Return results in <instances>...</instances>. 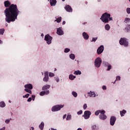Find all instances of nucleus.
<instances>
[{
  "instance_id": "26",
  "label": "nucleus",
  "mask_w": 130,
  "mask_h": 130,
  "mask_svg": "<svg viewBox=\"0 0 130 130\" xmlns=\"http://www.w3.org/2000/svg\"><path fill=\"white\" fill-rule=\"evenodd\" d=\"M5 106H6V104L4 102H0V107L4 108V107H5Z\"/></svg>"
},
{
  "instance_id": "37",
  "label": "nucleus",
  "mask_w": 130,
  "mask_h": 130,
  "mask_svg": "<svg viewBox=\"0 0 130 130\" xmlns=\"http://www.w3.org/2000/svg\"><path fill=\"white\" fill-rule=\"evenodd\" d=\"M107 67H108L107 71H109L110 70H111L112 66L110 64H109L108 66H107Z\"/></svg>"
},
{
  "instance_id": "50",
  "label": "nucleus",
  "mask_w": 130,
  "mask_h": 130,
  "mask_svg": "<svg viewBox=\"0 0 130 130\" xmlns=\"http://www.w3.org/2000/svg\"><path fill=\"white\" fill-rule=\"evenodd\" d=\"M5 129H6V127H3V128L0 129V130H5Z\"/></svg>"
},
{
  "instance_id": "20",
  "label": "nucleus",
  "mask_w": 130,
  "mask_h": 130,
  "mask_svg": "<svg viewBox=\"0 0 130 130\" xmlns=\"http://www.w3.org/2000/svg\"><path fill=\"white\" fill-rule=\"evenodd\" d=\"M88 96L89 97H96V94H95V92H91L88 93Z\"/></svg>"
},
{
  "instance_id": "38",
  "label": "nucleus",
  "mask_w": 130,
  "mask_h": 130,
  "mask_svg": "<svg viewBox=\"0 0 130 130\" xmlns=\"http://www.w3.org/2000/svg\"><path fill=\"white\" fill-rule=\"evenodd\" d=\"M116 81H120V76H117L116 78V80L115 82H116Z\"/></svg>"
},
{
  "instance_id": "58",
  "label": "nucleus",
  "mask_w": 130,
  "mask_h": 130,
  "mask_svg": "<svg viewBox=\"0 0 130 130\" xmlns=\"http://www.w3.org/2000/svg\"><path fill=\"white\" fill-rule=\"evenodd\" d=\"M41 36H43V34H42V35H41Z\"/></svg>"
},
{
  "instance_id": "62",
  "label": "nucleus",
  "mask_w": 130,
  "mask_h": 130,
  "mask_svg": "<svg viewBox=\"0 0 130 130\" xmlns=\"http://www.w3.org/2000/svg\"><path fill=\"white\" fill-rule=\"evenodd\" d=\"M9 102L11 103V101H9Z\"/></svg>"
},
{
  "instance_id": "10",
  "label": "nucleus",
  "mask_w": 130,
  "mask_h": 130,
  "mask_svg": "<svg viewBox=\"0 0 130 130\" xmlns=\"http://www.w3.org/2000/svg\"><path fill=\"white\" fill-rule=\"evenodd\" d=\"M115 121H116V117L115 116H111L110 118V123L111 125H114L115 123Z\"/></svg>"
},
{
  "instance_id": "1",
  "label": "nucleus",
  "mask_w": 130,
  "mask_h": 130,
  "mask_svg": "<svg viewBox=\"0 0 130 130\" xmlns=\"http://www.w3.org/2000/svg\"><path fill=\"white\" fill-rule=\"evenodd\" d=\"M4 5L5 8H6L4 11L6 16V22H7V23L15 22L18 19V16L20 13L19 9H18L17 5H11V2L7 1L4 2Z\"/></svg>"
},
{
  "instance_id": "2",
  "label": "nucleus",
  "mask_w": 130,
  "mask_h": 130,
  "mask_svg": "<svg viewBox=\"0 0 130 130\" xmlns=\"http://www.w3.org/2000/svg\"><path fill=\"white\" fill-rule=\"evenodd\" d=\"M110 14L106 12L102 14L100 19L103 23H108L109 21H112V17H110Z\"/></svg>"
},
{
  "instance_id": "32",
  "label": "nucleus",
  "mask_w": 130,
  "mask_h": 130,
  "mask_svg": "<svg viewBox=\"0 0 130 130\" xmlns=\"http://www.w3.org/2000/svg\"><path fill=\"white\" fill-rule=\"evenodd\" d=\"M70 50H71L69 48H66L64 50V52H65V53H68V52H70Z\"/></svg>"
},
{
  "instance_id": "56",
  "label": "nucleus",
  "mask_w": 130,
  "mask_h": 130,
  "mask_svg": "<svg viewBox=\"0 0 130 130\" xmlns=\"http://www.w3.org/2000/svg\"><path fill=\"white\" fill-rule=\"evenodd\" d=\"M31 129H32V130H34V127H31Z\"/></svg>"
},
{
  "instance_id": "40",
  "label": "nucleus",
  "mask_w": 130,
  "mask_h": 130,
  "mask_svg": "<svg viewBox=\"0 0 130 130\" xmlns=\"http://www.w3.org/2000/svg\"><path fill=\"white\" fill-rule=\"evenodd\" d=\"M49 77H54V74L52 73H50L49 74Z\"/></svg>"
},
{
  "instance_id": "45",
  "label": "nucleus",
  "mask_w": 130,
  "mask_h": 130,
  "mask_svg": "<svg viewBox=\"0 0 130 130\" xmlns=\"http://www.w3.org/2000/svg\"><path fill=\"white\" fill-rule=\"evenodd\" d=\"M31 101H32V98H29L27 99V102H31Z\"/></svg>"
},
{
  "instance_id": "4",
  "label": "nucleus",
  "mask_w": 130,
  "mask_h": 130,
  "mask_svg": "<svg viewBox=\"0 0 130 130\" xmlns=\"http://www.w3.org/2000/svg\"><path fill=\"white\" fill-rule=\"evenodd\" d=\"M24 91L27 93H29V94H32V89H33V86L31 84H27L24 85Z\"/></svg>"
},
{
  "instance_id": "14",
  "label": "nucleus",
  "mask_w": 130,
  "mask_h": 130,
  "mask_svg": "<svg viewBox=\"0 0 130 130\" xmlns=\"http://www.w3.org/2000/svg\"><path fill=\"white\" fill-rule=\"evenodd\" d=\"M49 94V90L43 91L40 93L41 96H44V95H48Z\"/></svg>"
},
{
  "instance_id": "48",
  "label": "nucleus",
  "mask_w": 130,
  "mask_h": 130,
  "mask_svg": "<svg viewBox=\"0 0 130 130\" xmlns=\"http://www.w3.org/2000/svg\"><path fill=\"white\" fill-rule=\"evenodd\" d=\"M5 122L6 123H9V122H10V120L9 119L6 120Z\"/></svg>"
},
{
  "instance_id": "3",
  "label": "nucleus",
  "mask_w": 130,
  "mask_h": 130,
  "mask_svg": "<svg viewBox=\"0 0 130 130\" xmlns=\"http://www.w3.org/2000/svg\"><path fill=\"white\" fill-rule=\"evenodd\" d=\"M119 43L120 45L124 46V47H128L129 45L128 40L126 38H121Z\"/></svg>"
},
{
  "instance_id": "59",
  "label": "nucleus",
  "mask_w": 130,
  "mask_h": 130,
  "mask_svg": "<svg viewBox=\"0 0 130 130\" xmlns=\"http://www.w3.org/2000/svg\"><path fill=\"white\" fill-rule=\"evenodd\" d=\"M10 120H12V118H10Z\"/></svg>"
},
{
  "instance_id": "33",
  "label": "nucleus",
  "mask_w": 130,
  "mask_h": 130,
  "mask_svg": "<svg viewBox=\"0 0 130 130\" xmlns=\"http://www.w3.org/2000/svg\"><path fill=\"white\" fill-rule=\"evenodd\" d=\"M71 118H72V115H68L67 118H66L67 120H70Z\"/></svg>"
},
{
  "instance_id": "36",
  "label": "nucleus",
  "mask_w": 130,
  "mask_h": 130,
  "mask_svg": "<svg viewBox=\"0 0 130 130\" xmlns=\"http://www.w3.org/2000/svg\"><path fill=\"white\" fill-rule=\"evenodd\" d=\"M97 39H98V38H93L92 40L91 41V42H95L96 41V40H97Z\"/></svg>"
},
{
  "instance_id": "31",
  "label": "nucleus",
  "mask_w": 130,
  "mask_h": 130,
  "mask_svg": "<svg viewBox=\"0 0 130 130\" xmlns=\"http://www.w3.org/2000/svg\"><path fill=\"white\" fill-rule=\"evenodd\" d=\"M70 58H71V59H75V58L76 57V56H75V54H71L70 55Z\"/></svg>"
},
{
  "instance_id": "9",
  "label": "nucleus",
  "mask_w": 130,
  "mask_h": 130,
  "mask_svg": "<svg viewBox=\"0 0 130 130\" xmlns=\"http://www.w3.org/2000/svg\"><path fill=\"white\" fill-rule=\"evenodd\" d=\"M91 115V112L89 111H85L84 112V115L82 116H84L85 119H89L90 118V116Z\"/></svg>"
},
{
  "instance_id": "16",
  "label": "nucleus",
  "mask_w": 130,
  "mask_h": 130,
  "mask_svg": "<svg viewBox=\"0 0 130 130\" xmlns=\"http://www.w3.org/2000/svg\"><path fill=\"white\" fill-rule=\"evenodd\" d=\"M82 36L83 38L85 39V40H88V39H89V35H88L85 32H83Z\"/></svg>"
},
{
  "instance_id": "30",
  "label": "nucleus",
  "mask_w": 130,
  "mask_h": 130,
  "mask_svg": "<svg viewBox=\"0 0 130 130\" xmlns=\"http://www.w3.org/2000/svg\"><path fill=\"white\" fill-rule=\"evenodd\" d=\"M101 111H102V110L96 111L94 113L95 115H96V116L99 115V113H100V114H101Z\"/></svg>"
},
{
  "instance_id": "22",
  "label": "nucleus",
  "mask_w": 130,
  "mask_h": 130,
  "mask_svg": "<svg viewBox=\"0 0 130 130\" xmlns=\"http://www.w3.org/2000/svg\"><path fill=\"white\" fill-rule=\"evenodd\" d=\"M39 128H40V129L43 130L44 127V123L43 122H42L39 125Z\"/></svg>"
},
{
  "instance_id": "17",
  "label": "nucleus",
  "mask_w": 130,
  "mask_h": 130,
  "mask_svg": "<svg viewBox=\"0 0 130 130\" xmlns=\"http://www.w3.org/2000/svg\"><path fill=\"white\" fill-rule=\"evenodd\" d=\"M49 88H50V85H49L48 84H46L42 87V90L44 91L45 90H48V89H49Z\"/></svg>"
},
{
  "instance_id": "35",
  "label": "nucleus",
  "mask_w": 130,
  "mask_h": 130,
  "mask_svg": "<svg viewBox=\"0 0 130 130\" xmlns=\"http://www.w3.org/2000/svg\"><path fill=\"white\" fill-rule=\"evenodd\" d=\"M30 96L29 93H27L26 94L23 95V98H28Z\"/></svg>"
},
{
  "instance_id": "46",
  "label": "nucleus",
  "mask_w": 130,
  "mask_h": 130,
  "mask_svg": "<svg viewBox=\"0 0 130 130\" xmlns=\"http://www.w3.org/2000/svg\"><path fill=\"white\" fill-rule=\"evenodd\" d=\"M102 89L103 90H106V89H107L106 86H105V85L103 86Z\"/></svg>"
},
{
  "instance_id": "41",
  "label": "nucleus",
  "mask_w": 130,
  "mask_h": 130,
  "mask_svg": "<svg viewBox=\"0 0 130 130\" xmlns=\"http://www.w3.org/2000/svg\"><path fill=\"white\" fill-rule=\"evenodd\" d=\"M91 128L93 130H96V125H93L91 126Z\"/></svg>"
},
{
  "instance_id": "42",
  "label": "nucleus",
  "mask_w": 130,
  "mask_h": 130,
  "mask_svg": "<svg viewBox=\"0 0 130 130\" xmlns=\"http://www.w3.org/2000/svg\"><path fill=\"white\" fill-rule=\"evenodd\" d=\"M104 64L105 66V67H108L110 64L107 62H104Z\"/></svg>"
},
{
  "instance_id": "61",
  "label": "nucleus",
  "mask_w": 130,
  "mask_h": 130,
  "mask_svg": "<svg viewBox=\"0 0 130 130\" xmlns=\"http://www.w3.org/2000/svg\"><path fill=\"white\" fill-rule=\"evenodd\" d=\"M6 26H8V24L6 25Z\"/></svg>"
},
{
  "instance_id": "39",
  "label": "nucleus",
  "mask_w": 130,
  "mask_h": 130,
  "mask_svg": "<svg viewBox=\"0 0 130 130\" xmlns=\"http://www.w3.org/2000/svg\"><path fill=\"white\" fill-rule=\"evenodd\" d=\"M82 113H83V111H82V110H80L79 111H78L77 112V114L78 115H81V114H82Z\"/></svg>"
},
{
  "instance_id": "44",
  "label": "nucleus",
  "mask_w": 130,
  "mask_h": 130,
  "mask_svg": "<svg viewBox=\"0 0 130 130\" xmlns=\"http://www.w3.org/2000/svg\"><path fill=\"white\" fill-rule=\"evenodd\" d=\"M126 12L127 14H130V8H128L126 9Z\"/></svg>"
},
{
  "instance_id": "49",
  "label": "nucleus",
  "mask_w": 130,
  "mask_h": 130,
  "mask_svg": "<svg viewBox=\"0 0 130 130\" xmlns=\"http://www.w3.org/2000/svg\"><path fill=\"white\" fill-rule=\"evenodd\" d=\"M66 117H67V115L65 114L63 116V119H64V118H66Z\"/></svg>"
},
{
  "instance_id": "23",
  "label": "nucleus",
  "mask_w": 130,
  "mask_h": 130,
  "mask_svg": "<svg viewBox=\"0 0 130 130\" xmlns=\"http://www.w3.org/2000/svg\"><path fill=\"white\" fill-rule=\"evenodd\" d=\"M69 79L73 81V80H75V79H76V76H74L73 74H70L69 75Z\"/></svg>"
},
{
  "instance_id": "24",
  "label": "nucleus",
  "mask_w": 130,
  "mask_h": 130,
  "mask_svg": "<svg viewBox=\"0 0 130 130\" xmlns=\"http://www.w3.org/2000/svg\"><path fill=\"white\" fill-rule=\"evenodd\" d=\"M105 29L107 30V31H109V30H110V25L108 24H106L105 26Z\"/></svg>"
},
{
  "instance_id": "52",
  "label": "nucleus",
  "mask_w": 130,
  "mask_h": 130,
  "mask_svg": "<svg viewBox=\"0 0 130 130\" xmlns=\"http://www.w3.org/2000/svg\"><path fill=\"white\" fill-rule=\"evenodd\" d=\"M56 82H57V83H58V82H59V79H56Z\"/></svg>"
},
{
  "instance_id": "7",
  "label": "nucleus",
  "mask_w": 130,
  "mask_h": 130,
  "mask_svg": "<svg viewBox=\"0 0 130 130\" xmlns=\"http://www.w3.org/2000/svg\"><path fill=\"white\" fill-rule=\"evenodd\" d=\"M102 62V60H101V58L98 57L94 61V64L96 68H100Z\"/></svg>"
},
{
  "instance_id": "19",
  "label": "nucleus",
  "mask_w": 130,
  "mask_h": 130,
  "mask_svg": "<svg viewBox=\"0 0 130 130\" xmlns=\"http://www.w3.org/2000/svg\"><path fill=\"white\" fill-rule=\"evenodd\" d=\"M130 31V25L127 24L124 29V31L126 32H129Z\"/></svg>"
},
{
  "instance_id": "34",
  "label": "nucleus",
  "mask_w": 130,
  "mask_h": 130,
  "mask_svg": "<svg viewBox=\"0 0 130 130\" xmlns=\"http://www.w3.org/2000/svg\"><path fill=\"white\" fill-rule=\"evenodd\" d=\"M72 95L74 96V97H77V96H78V93L75 91H73Z\"/></svg>"
},
{
  "instance_id": "6",
  "label": "nucleus",
  "mask_w": 130,
  "mask_h": 130,
  "mask_svg": "<svg viewBox=\"0 0 130 130\" xmlns=\"http://www.w3.org/2000/svg\"><path fill=\"white\" fill-rule=\"evenodd\" d=\"M105 111L104 110H102L101 112V114L99 115L100 119L101 120H105L107 118V116L105 115Z\"/></svg>"
},
{
  "instance_id": "28",
  "label": "nucleus",
  "mask_w": 130,
  "mask_h": 130,
  "mask_svg": "<svg viewBox=\"0 0 130 130\" xmlns=\"http://www.w3.org/2000/svg\"><path fill=\"white\" fill-rule=\"evenodd\" d=\"M4 33H5V28L0 29V35H4Z\"/></svg>"
},
{
  "instance_id": "12",
  "label": "nucleus",
  "mask_w": 130,
  "mask_h": 130,
  "mask_svg": "<svg viewBox=\"0 0 130 130\" xmlns=\"http://www.w3.org/2000/svg\"><path fill=\"white\" fill-rule=\"evenodd\" d=\"M49 77H48V72H45V77L43 78L44 82H48Z\"/></svg>"
},
{
  "instance_id": "13",
  "label": "nucleus",
  "mask_w": 130,
  "mask_h": 130,
  "mask_svg": "<svg viewBox=\"0 0 130 130\" xmlns=\"http://www.w3.org/2000/svg\"><path fill=\"white\" fill-rule=\"evenodd\" d=\"M65 10L67 12H73V9L70 5H67L64 7Z\"/></svg>"
},
{
  "instance_id": "54",
  "label": "nucleus",
  "mask_w": 130,
  "mask_h": 130,
  "mask_svg": "<svg viewBox=\"0 0 130 130\" xmlns=\"http://www.w3.org/2000/svg\"><path fill=\"white\" fill-rule=\"evenodd\" d=\"M51 130H56V129H54L53 128H51Z\"/></svg>"
},
{
  "instance_id": "51",
  "label": "nucleus",
  "mask_w": 130,
  "mask_h": 130,
  "mask_svg": "<svg viewBox=\"0 0 130 130\" xmlns=\"http://www.w3.org/2000/svg\"><path fill=\"white\" fill-rule=\"evenodd\" d=\"M64 24H66V21H63L62 22V25H64Z\"/></svg>"
},
{
  "instance_id": "18",
  "label": "nucleus",
  "mask_w": 130,
  "mask_h": 130,
  "mask_svg": "<svg viewBox=\"0 0 130 130\" xmlns=\"http://www.w3.org/2000/svg\"><path fill=\"white\" fill-rule=\"evenodd\" d=\"M50 3L51 6H55L56 5V0H50Z\"/></svg>"
},
{
  "instance_id": "43",
  "label": "nucleus",
  "mask_w": 130,
  "mask_h": 130,
  "mask_svg": "<svg viewBox=\"0 0 130 130\" xmlns=\"http://www.w3.org/2000/svg\"><path fill=\"white\" fill-rule=\"evenodd\" d=\"M87 107V104H85L83 105V109H84V110H86Z\"/></svg>"
},
{
  "instance_id": "53",
  "label": "nucleus",
  "mask_w": 130,
  "mask_h": 130,
  "mask_svg": "<svg viewBox=\"0 0 130 130\" xmlns=\"http://www.w3.org/2000/svg\"><path fill=\"white\" fill-rule=\"evenodd\" d=\"M3 44V41H2V40H0V44Z\"/></svg>"
},
{
  "instance_id": "27",
  "label": "nucleus",
  "mask_w": 130,
  "mask_h": 130,
  "mask_svg": "<svg viewBox=\"0 0 130 130\" xmlns=\"http://www.w3.org/2000/svg\"><path fill=\"white\" fill-rule=\"evenodd\" d=\"M55 22H57V23H60L61 22V17L57 18L55 20Z\"/></svg>"
},
{
  "instance_id": "11",
  "label": "nucleus",
  "mask_w": 130,
  "mask_h": 130,
  "mask_svg": "<svg viewBox=\"0 0 130 130\" xmlns=\"http://www.w3.org/2000/svg\"><path fill=\"white\" fill-rule=\"evenodd\" d=\"M103 50H104V47L103 46H101L98 49H97V53L98 54H101L102 52H103Z\"/></svg>"
},
{
  "instance_id": "57",
  "label": "nucleus",
  "mask_w": 130,
  "mask_h": 130,
  "mask_svg": "<svg viewBox=\"0 0 130 130\" xmlns=\"http://www.w3.org/2000/svg\"><path fill=\"white\" fill-rule=\"evenodd\" d=\"M65 0H62V2H64Z\"/></svg>"
},
{
  "instance_id": "21",
  "label": "nucleus",
  "mask_w": 130,
  "mask_h": 130,
  "mask_svg": "<svg viewBox=\"0 0 130 130\" xmlns=\"http://www.w3.org/2000/svg\"><path fill=\"white\" fill-rule=\"evenodd\" d=\"M125 113H126V111L125 110L120 111V114L121 117L124 116V114H125Z\"/></svg>"
},
{
  "instance_id": "60",
  "label": "nucleus",
  "mask_w": 130,
  "mask_h": 130,
  "mask_svg": "<svg viewBox=\"0 0 130 130\" xmlns=\"http://www.w3.org/2000/svg\"><path fill=\"white\" fill-rule=\"evenodd\" d=\"M55 71H56V69H55Z\"/></svg>"
},
{
  "instance_id": "55",
  "label": "nucleus",
  "mask_w": 130,
  "mask_h": 130,
  "mask_svg": "<svg viewBox=\"0 0 130 130\" xmlns=\"http://www.w3.org/2000/svg\"><path fill=\"white\" fill-rule=\"evenodd\" d=\"M77 130H82V128H79L77 129Z\"/></svg>"
},
{
  "instance_id": "15",
  "label": "nucleus",
  "mask_w": 130,
  "mask_h": 130,
  "mask_svg": "<svg viewBox=\"0 0 130 130\" xmlns=\"http://www.w3.org/2000/svg\"><path fill=\"white\" fill-rule=\"evenodd\" d=\"M57 34H58V35H63V31H62L60 28H57Z\"/></svg>"
},
{
  "instance_id": "47",
  "label": "nucleus",
  "mask_w": 130,
  "mask_h": 130,
  "mask_svg": "<svg viewBox=\"0 0 130 130\" xmlns=\"http://www.w3.org/2000/svg\"><path fill=\"white\" fill-rule=\"evenodd\" d=\"M31 97H32V98L33 101H34V100H35V95H32L31 96Z\"/></svg>"
},
{
  "instance_id": "25",
  "label": "nucleus",
  "mask_w": 130,
  "mask_h": 130,
  "mask_svg": "<svg viewBox=\"0 0 130 130\" xmlns=\"http://www.w3.org/2000/svg\"><path fill=\"white\" fill-rule=\"evenodd\" d=\"M124 23H125L126 24H129V23H130V18H125Z\"/></svg>"
},
{
  "instance_id": "29",
  "label": "nucleus",
  "mask_w": 130,
  "mask_h": 130,
  "mask_svg": "<svg viewBox=\"0 0 130 130\" xmlns=\"http://www.w3.org/2000/svg\"><path fill=\"white\" fill-rule=\"evenodd\" d=\"M74 74V75H81L82 73L81 72V71L78 70V71H75Z\"/></svg>"
},
{
  "instance_id": "5",
  "label": "nucleus",
  "mask_w": 130,
  "mask_h": 130,
  "mask_svg": "<svg viewBox=\"0 0 130 130\" xmlns=\"http://www.w3.org/2000/svg\"><path fill=\"white\" fill-rule=\"evenodd\" d=\"M63 106H64V105H57L54 106L52 108V111L54 112L55 111H58L59 110H60L61 108H63Z\"/></svg>"
},
{
  "instance_id": "8",
  "label": "nucleus",
  "mask_w": 130,
  "mask_h": 130,
  "mask_svg": "<svg viewBox=\"0 0 130 130\" xmlns=\"http://www.w3.org/2000/svg\"><path fill=\"white\" fill-rule=\"evenodd\" d=\"M45 40L47 42V43L48 45L51 44L52 37L51 36H50L49 35H47L45 36Z\"/></svg>"
}]
</instances>
